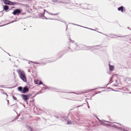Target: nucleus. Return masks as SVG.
<instances>
[{
  "mask_svg": "<svg viewBox=\"0 0 131 131\" xmlns=\"http://www.w3.org/2000/svg\"><path fill=\"white\" fill-rule=\"evenodd\" d=\"M18 90L20 91H21L22 90V87H19L18 88Z\"/></svg>",
  "mask_w": 131,
  "mask_h": 131,
  "instance_id": "f8f14e48",
  "label": "nucleus"
},
{
  "mask_svg": "<svg viewBox=\"0 0 131 131\" xmlns=\"http://www.w3.org/2000/svg\"><path fill=\"white\" fill-rule=\"evenodd\" d=\"M13 99L15 100H17V98L16 97L14 96H13Z\"/></svg>",
  "mask_w": 131,
  "mask_h": 131,
  "instance_id": "4468645a",
  "label": "nucleus"
},
{
  "mask_svg": "<svg viewBox=\"0 0 131 131\" xmlns=\"http://www.w3.org/2000/svg\"><path fill=\"white\" fill-rule=\"evenodd\" d=\"M3 9L4 10L6 11L9 9V7L7 5H4L3 6Z\"/></svg>",
  "mask_w": 131,
  "mask_h": 131,
  "instance_id": "1a4fd4ad",
  "label": "nucleus"
},
{
  "mask_svg": "<svg viewBox=\"0 0 131 131\" xmlns=\"http://www.w3.org/2000/svg\"><path fill=\"white\" fill-rule=\"evenodd\" d=\"M17 71L18 73L20 78L23 81L26 82L27 81L26 77L24 71L20 70H17Z\"/></svg>",
  "mask_w": 131,
  "mask_h": 131,
  "instance_id": "f257e3e1",
  "label": "nucleus"
},
{
  "mask_svg": "<svg viewBox=\"0 0 131 131\" xmlns=\"http://www.w3.org/2000/svg\"><path fill=\"white\" fill-rule=\"evenodd\" d=\"M96 89H92V90H87L86 91H85V92H84V93H87V92H89L90 91H92L94 90H95Z\"/></svg>",
  "mask_w": 131,
  "mask_h": 131,
  "instance_id": "9d476101",
  "label": "nucleus"
},
{
  "mask_svg": "<svg viewBox=\"0 0 131 131\" xmlns=\"http://www.w3.org/2000/svg\"><path fill=\"white\" fill-rule=\"evenodd\" d=\"M124 9V7L123 6H121L119 7L118 10V11H121V12H123Z\"/></svg>",
  "mask_w": 131,
  "mask_h": 131,
  "instance_id": "0eeeda50",
  "label": "nucleus"
},
{
  "mask_svg": "<svg viewBox=\"0 0 131 131\" xmlns=\"http://www.w3.org/2000/svg\"><path fill=\"white\" fill-rule=\"evenodd\" d=\"M22 10L20 9H16L13 12L12 14L14 15H19L21 12Z\"/></svg>",
  "mask_w": 131,
  "mask_h": 131,
  "instance_id": "f03ea898",
  "label": "nucleus"
},
{
  "mask_svg": "<svg viewBox=\"0 0 131 131\" xmlns=\"http://www.w3.org/2000/svg\"><path fill=\"white\" fill-rule=\"evenodd\" d=\"M58 0H52V1L54 2H56Z\"/></svg>",
  "mask_w": 131,
  "mask_h": 131,
  "instance_id": "2eb2a0df",
  "label": "nucleus"
},
{
  "mask_svg": "<svg viewBox=\"0 0 131 131\" xmlns=\"http://www.w3.org/2000/svg\"><path fill=\"white\" fill-rule=\"evenodd\" d=\"M109 69L110 71H112L114 68V67L113 66H111L110 64H109Z\"/></svg>",
  "mask_w": 131,
  "mask_h": 131,
  "instance_id": "6e6552de",
  "label": "nucleus"
},
{
  "mask_svg": "<svg viewBox=\"0 0 131 131\" xmlns=\"http://www.w3.org/2000/svg\"><path fill=\"white\" fill-rule=\"evenodd\" d=\"M35 84H42V82L39 80L35 81Z\"/></svg>",
  "mask_w": 131,
  "mask_h": 131,
  "instance_id": "39448f33",
  "label": "nucleus"
},
{
  "mask_svg": "<svg viewBox=\"0 0 131 131\" xmlns=\"http://www.w3.org/2000/svg\"><path fill=\"white\" fill-rule=\"evenodd\" d=\"M71 124V121H68L67 124Z\"/></svg>",
  "mask_w": 131,
  "mask_h": 131,
  "instance_id": "ddd939ff",
  "label": "nucleus"
},
{
  "mask_svg": "<svg viewBox=\"0 0 131 131\" xmlns=\"http://www.w3.org/2000/svg\"><path fill=\"white\" fill-rule=\"evenodd\" d=\"M23 99L25 101H26L29 99V96L25 95L23 94L21 95Z\"/></svg>",
  "mask_w": 131,
  "mask_h": 131,
  "instance_id": "20e7f679",
  "label": "nucleus"
},
{
  "mask_svg": "<svg viewBox=\"0 0 131 131\" xmlns=\"http://www.w3.org/2000/svg\"><path fill=\"white\" fill-rule=\"evenodd\" d=\"M123 95H124V93L123 94Z\"/></svg>",
  "mask_w": 131,
  "mask_h": 131,
  "instance_id": "f3484780",
  "label": "nucleus"
},
{
  "mask_svg": "<svg viewBox=\"0 0 131 131\" xmlns=\"http://www.w3.org/2000/svg\"><path fill=\"white\" fill-rule=\"evenodd\" d=\"M27 128L30 131H32V128H31L29 126H28L27 127Z\"/></svg>",
  "mask_w": 131,
  "mask_h": 131,
  "instance_id": "9b49d317",
  "label": "nucleus"
},
{
  "mask_svg": "<svg viewBox=\"0 0 131 131\" xmlns=\"http://www.w3.org/2000/svg\"><path fill=\"white\" fill-rule=\"evenodd\" d=\"M3 2L4 4H8L10 5H13L14 4V3L7 0H4Z\"/></svg>",
  "mask_w": 131,
  "mask_h": 131,
  "instance_id": "7ed1b4c3",
  "label": "nucleus"
},
{
  "mask_svg": "<svg viewBox=\"0 0 131 131\" xmlns=\"http://www.w3.org/2000/svg\"><path fill=\"white\" fill-rule=\"evenodd\" d=\"M123 93H126V92H125V93L123 92Z\"/></svg>",
  "mask_w": 131,
  "mask_h": 131,
  "instance_id": "dca6fc26",
  "label": "nucleus"
},
{
  "mask_svg": "<svg viewBox=\"0 0 131 131\" xmlns=\"http://www.w3.org/2000/svg\"><path fill=\"white\" fill-rule=\"evenodd\" d=\"M29 90L28 89L27 87H25L24 88L23 90V93H25L28 92Z\"/></svg>",
  "mask_w": 131,
  "mask_h": 131,
  "instance_id": "423d86ee",
  "label": "nucleus"
}]
</instances>
